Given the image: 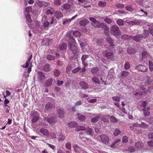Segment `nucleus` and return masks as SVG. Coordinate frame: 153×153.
<instances>
[{"instance_id":"33","label":"nucleus","mask_w":153,"mask_h":153,"mask_svg":"<svg viewBox=\"0 0 153 153\" xmlns=\"http://www.w3.org/2000/svg\"><path fill=\"white\" fill-rule=\"evenodd\" d=\"M53 3L56 6H60L62 4L61 0H54Z\"/></svg>"},{"instance_id":"51","label":"nucleus","mask_w":153,"mask_h":153,"mask_svg":"<svg viewBox=\"0 0 153 153\" xmlns=\"http://www.w3.org/2000/svg\"><path fill=\"white\" fill-rule=\"evenodd\" d=\"M98 71V68H93L91 70L92 73L94 74H95L97 73V72Z\"/></svg>"},{"instance_id":"13","label":"nucleus","mask_w":153,"mask_h":153,"mask_svg":"<svg viewBox=\"0 0 153 153\" xmlns=\"http://www.w3.org/2000/svg\"><path fill=\"white\" fill-rule=\"evenodd\" d=\"M54 16L57 19H59L63 16V15L61 11H57L54 12Z\"/></svg>"},{"instance_id":"3","label":"nucleus","mask_w":153,"mask_h":153,"mask_svg":"<svg viewBox=\"0 0 153 153\" xmlns=\"http://www.w3.org/2000/svg\"><path fill=\"white\" fill-rule=\"evenodd\" d=\"M89 20L95 25L94 27L97 28H103L105 25V24L104 22H100L99 21L97 20L93 17H91L89 18Z\"/></svg>"},{"instance_id":"2","label":"nucleus","mask_w":153,"mask_h":153,"mask_svg":"<svg viewBox=\"0 0 153 153\" xmlns=\"http://www.w3.org/2000/svg\"><path fill=\"white\" fill-rule=\"evenodd\" d=\"M89 20L95 25L94 27L97 28H103L105 25V24L104 22H100L99 21L97 20L93 17H91L89 18Z\"/></svg>"},{"instance_id":"34","label":"nucleus","mask_w":153,"mask_h":153,"mask_svg":"<svg viewBox=\"0 0 153 153\" xmlns=\"http://www.w3.org/2000/svg\"><path fill=\"white\" fill-rule=\"evenodd\" d=\"M61 74L60 71L57 69H55L54 71V75L56 76H59Z\"/></svg>"},{"instance_id":"12","label":"nucleus","mask_w":153,"mask_h":153,"mask_svg":"<svg viewBox=\"0 0 153 153\" xmlns=\"http://www.w3.org/2000/svg\"><path fill=\"white\" fill-rule=\"evenodd\" d=\"M38 79L40 81L44 79H45V76L44 73L41 71L38 72Z\"/></svg>"},{"instance_id":"63","label":"nucleus","mask_w":153,"mask_h":153,"mask_svg":"<svg viewBox=\"0 0 153 153\" xmlns=\"http://www.w3.org/2000/svg\"><path fill=\"white\" fill-rule=\"evenodd\" d=\"M43 25L45 27H48L49 26L50 24L49 23L47 20H45L43 23Z\"/></svg>"},{"instance_id":"5","label":"nucleus","mask_w":153,"mask_h":153,"mask_svg":"<svg viewBox=\"0 0 153 153\" xmlns=\"http://www.w3.org/2000/svg\"><path fill=\"white\" fill-rule=\"evenodd\" d=\"M89 20L95 25L94 27L97 28H103L105 25V24L104 22H100L99 21L97 20L93 17H91L89 18Z\"/></svg>"},{"instance_id":"23","label":"nucleus","mask_w":153,"mask_h":153,"mask_svg":"<svg viewBox=\"0 0 153 153\" xmlns=\"http://www.w3.org/2000/svg\"><path fill=\"white\" fill-rule=\"evenodd\" d=\"M135 146L138 149L142 148L143 147V143L140 142L136 143Z\"/></svg>"},{"instance_id":"25","label":"nucleus","mask_w":153,"mask_h":153,"mask_svg":"<svg viewBox=\"0 0 153 153\" xmlns=\"http://www.w3.org/2000/svg\"><path fill=\"white\" fill-rule=\"evenodd\" d=\"M131 38L133 39L134 40L138 42L140 40L141 37L140 35L136 36H130Z\"/></svg>"},{"instance_id":"37","label":"nucleus","mask_w":153,"mask_h":153,"mask_svg":"<svg viewBox=\"0 0 153 153\" xmlns=\"http://www.w3.org/2000/svg\"><path fill=\"white\" fill-rule=\"evenodd\" d=\"M112 99L114 101L119 102L120 100V97L114 96L112 97Z\"/></svg>"},{"instance_id":"45","label":"nucleus","mask_w":153,"mask_h":153,"mask_svg":"<svg viewBox=\"0 0 153 153\" xmlns=\"http://www.w3.org/2000/svg\"><path fill=\"white\" fill-rule=\"evenodd\" d=\"M121 141L119 139H116L115 141L111 145V147L112 148H114V147L115 145L118 142H120Z\"/></svg>"},{"instance_id":"58","label":"nucleus","mask_w":153,"mask_h":153,"mask_svg":"<svg viewBox=\"0 0 153 153\" xmlns=\"http://www.w3.org/2000/svg\"><path fill=\"white\" fill-rule=\"evenodd\" d=\"M81 69L80 67H77L72 71L73 73H76L79 71Z\"/></svg>"},{"instance_id":"6","label":"nucleus","mask_w":153,"mask_h":153,"mask_svg":"<svg viewBox=\"0 0 153 153\" xmlns=\"http://www.w3.org/2000/svg\"><path fill=\"white\" fill-rule=\"evenodd\" d=\"M111 33L115 36L120 35L121 33L119 28L117 25H113L110 29Z\"/></svg>"},{"instance_id":"19","label":"nucleus","mask_w":153,"mask_h":153,"mask_svg":"<svg viewBox=\"0 0 153 153\" xmlns=\"http://www.w3.org/2000/svg\"><path fill=\"white\" fill-rule=\"evenodd\" d=\"M59 48L60 50H65L67 48V45L65 43H62L60 45Z\"/></svg>"},{"instance_id":"21","label":"nucleus","mask_w":153,"mask_h":153,"mask_svg":"<svg viewBox=\"0 0 153 153\" xmlns=\"http://www.w3.org/2000/svg\"><path fill=\"white\" fill-rule=\"evenodd\" d=\"M68 126L71 128H73L77 126L78 124L75 122H72L68 123Z\"/></svg>"},{"instance_id":"48","label":"nucleus","mask_w":153,"mask_h":153,"mask_svg":"<svg viewBox=\"0 0 153 153\" xmlns=\"http://www.w3.org/2000/svg\"><path fill=\"white\" fill-rule=\"evenodd\" d=\"M116 7L119 8H122L124 7V5L122 4L118 3L115 4Z\"/></svg>"},{"instance_id":"18","label":"nucleus","mask_w":153,"mask_h":153,"mask_svg":"<svg viewBox=\"0 0 153 153\" xmlns=\"http://www.w3.org/2000/svg\"><path fill=\"white\" fill-rule=\"evenodd\" d=\"M61 7L65 10H68L70 8L71 5L68 3L62 5Z\"/></svg>"},{"instance_id":"9","label":"nucleus","mask_w":153,"mask_h":153,"mask_svg":"<svg viewBox=\"0 0 153 153\" xmlns=\"http://www.w3.org/2000/svg\"><path fill=\"white\" fill-rule=\"evenodd\" d=\"M105 56L108 59H110L113 56L114 53L111 51L106 50L104 51L103 53Z\"/></svg>"},{"instance_id":"26","label":"nucleus","mask_w":153,"mask_h":153,"mask_svg":"<svg viewBox=\"0 0 153 153\" xmlns=\"http://www.w3.org/2000/svg\"><path fill=\"white\" fill-rule=\"evenodd\" d=\"M58 117L60 118H62L64 117V111L61 110H59L58 111Z\"/></svg>"},{"instance_id":"59","label":"nucleus","mask_w":153,"mask_h":153,"mask_svg":"<svg viewBox=\"0 0 153 153\" xmlns=\"http://www.w3.org/2000/svg\"><path fill=\"white\" fill-rule=\"evenodd\" d=\"M88 56L86 55H83L82 57V62L85 61V60L88 58Z\"/></svg>"},{"instance_id":"35","label":"nucleus","mask_w":153,"mask_h":153,"mask_svg":"<svg viewBox=\"0 0 153 153\" xmlns=\"http://www.w3.org/2000/svg\"><path fill=\"white\" fill-rule=\"evenodd\" d=\"M65 137L62 134H60L58 140L59 141H62L65 140Z\"/></svg>"},{"instance_id":"11","label":"nucleus","mask_w":153,"mask_h":153,"mask_svg":"<svg viewBox=\"0 0 153 153\" xmlns=\"http://www.w3.org/2000/svg\"><path fill=\"white\" fill-rule=\"evenodd\" d=\"M152 82V81L151 79V77L149 76H146L145 79L144 83L147 86L151 84Z\"/></svg>"},{"instance_id":"52","label":"nucleus","mask_w":153,"mask_h":153,"mask_svg":"<svg viewBox=\"0 0 153 153\" xmlns=\"http://www.w3.org/2000/svg\"><path fill=\"white\" fill-rule=\"evenodd\" d=\"M73 34L74 36L77 37H79L81 35V33L78 31H74L73 33Z\"/></svg>"},{"instance_id":"36","label":"nucleus","mask_w":153,"mask_h":153,"mask_svg":"<svg viewBox=\"0 0 153 153\" xmlns=\"http://www.w3.org/2000/svg\"><path fill=\"white\" fill-rule=\"evenodd\" d=\"M139 127L145 128L148 127V125L144 123L141 122V124H139Z\"/></svg>"},{"instance_id":"30","label":"nucleus","mask_w":153,"mask_h":153,"mask_svg":"<svg viewBox=\"0 0 153 153\" xmlns=\"http://www.w3.org/2000/svg\"><path fill=\"white\" fill-rule=\"evenodd\" d=\"M100 117L99 116H97L94 118H92L91 120V121L92 123H95L97 122L100 119Z\"/></svg>"},{"instance_id":"38","label":"nucleus","mask_w":153,"mask_h":153,"mask_svg":"<svg viewBox=\"0 0 153 153\" xmlns=\"http://www.w3.org/2000/svg\"><path fill=\"white\" fill-rule=\"evenodd\" d=\"M121 133L120 131L118 129H116L114 133V136H117L120 134Z\"/></svg>"},{"instance_id":"57","label":"nucleus","mask_w":153,"mask_h":153,"mask_svg":"<svg viewBox=\"0 0 153 153\" xmlns=\"http://www.w3.org/2000/svg\"><path fill=\"white\" fill-rule=\"evenodd\" d=\"M51 10H53V8H52L51 9V10L47 9L46 10V14H53V12Z\"/></svg>"},{"instance_id":"44","label":"nucleus","mask_w":153,"mask_h":153,"mask_svg":"<svg viewBox=\"0 0 153 153\" xmlns=\"http://www.w3.org/2000/svg\"><path fill=\"white\" fill-rule=\"evenodd\" d=\"M104 21L108 24H111L112 22V20L109 18H106L104 20Z\"/></svg>"},{"instance_id":"47","label":"nucleus","mask_w":153,"mask_h":153,"mask_svg":"<svg viewBox=\"0 0 153 153\" xmlns=\"http://www.w3.org/2000/svg\"><path fill=\"white\" fill-rule=\"evenodd\" d=\"M98 4L99 6L101 7H103L105 6L106 5V3L105 2L100 1L99 2Z\"/></svg>"},{"instance_id":"7","label":"nucleus","mask_w":153,"mask_h":153,"mask_svg":"<svg viewBox=\"0 0 153 153\" xmlns=\"http://www.w3.org/2000/svg\"><path fill=\"white\" fill-rule=\"evenodd\" d=\"M30 115L33 116L31 120L32 122L35 123L39 120V115L36 111H32Z\"/></svg>"},{"instance_id":"16","label":"nucleus","mask_w":153,"mask_h":153,"mask_svg":"<svg viewBox=\"0 0 153 153\" xmlns=\"http://www.w3.org/2000/svg\"><path fill=\"white\" fill-rule=\"evenodd\" d=\"M102 140L105 143L109 142L108 137L105 135H102L101 136Z\"/></svg>"},{"instance_id":"60","label":"nucleus","mask_w":153,"mask_h":153,"mask_svg":"<svg viewBox=\"0 0 153 153\" xmlns=\"http://www.w3.org/2000/svg\"><path fill=\"white\" fill-rule=\"evenodd\" d=\"M135 150V148L133 146H131L128 148V151L130 152H134Z\"/></svg>"},{"instance_id":"41","label":"nucleus","mask_w":153,"mask_h":153,"mask_svg":"<svg viewBox=\"0 0 153 153\" xmlns=\"http://www.w3.org/2000/svg\"><path fill=\"white\" fill-rule=\"evenodd\" d=\"M92 81L95 82L97 83L98 84H100V81L99 79L97 77H94L92 78Z\"/></svg>"},{"instance_id":"40","label":"nucleus","mask_w":153,"mask_h":153,"mask_svg":"<svg viewBox=\"0 0 153 153\" xmlns=\"http://www.w3.org/2000/svg\"><path fill=\"white\" fill-rule=\"evenodd\" d=\"M129 74V72L128 71H124L122 72V76L123 77L127 76Z\"/></svg>"},{"instance_id":"27","label":"nucleus","mask_w":153,"mask_h":153,"mask_svg":"<svg viewBox=\"0 0 153 153\" xmlns=\"http://www.w3.org/2000/svg\"><path fill=\"white\" fill-rule=\"evenodd\" d=\"M45 42V44L47 45H48L51 44L52 40L48 39H45L43 40Z\"/></svg>"},{"instance_id":"29","label":"nucleus","mask_w":153,"mask_h":153,"mask_svg":"<svg viewBox=\"0 0 153 153\" xmlns=\"http://www.w3.org/2000/svg\"><path fill=\"white\" fill-rule=\"evenodd\" d=\"M127 23L130 25H133L136 24H139V22L137 20H135L134 21H131L129 22H127Z\"/></svg>"},{"instance_id":"64","label":"nucleus","mask_w":153,"mask_h":153,"mask_svg":"<svg viewBox=\"0 0 153 153\" xmlns=\"http://www.w3.org/2000/svg\"><path fill=\"white\" fill-rule=\"evenodd\" d=\"M107 40L108 42L110 43H112L113 42V40L110 37H107Z\"/></svg>"},{"instance_id":"61","label":"nucleus","mask_w":153,"mask_h":153,"mask_svg":"<svg viewBox=\"0 0 153 153\" xmlns=\"http://www.w3.org/2000/svg\"><path fill=\"white\" fill-rule=\"evenodd\" d=\"M92 133V130L91 128H88L87 129V133L88 134H91Z\"/></svg>"},{"instance_id":"62","label":"nucleus","mask_w":153,"mask_h":153,"mask_svg":"<svg viewBox=\"0 0 153 153\" xmlns=\"http://www.w3.org/2000/svg\"><path fill=\"white\" fill-rule=\"evenodd\" d=\"M44 3V1H39L38 2V5L39 7H42L43 6Z\"/></svg>"},{"instance_id":"10","label":"nucleus","mask_w":153,"mask_h":153,"mask_svg":"<svg viewBox=\"0 0 153 153\" xmlns=\"http://www.w3.org/2000/svg\"><path fill=\"white\" fill-rule=\"evenodd\" d=\"M135 69L136 70L143 72H146L148 70V68L146 66L142 65L137 66Z\"/></svg>"},{"instance_id":"8","label":"nucleus","mask_w":153,"mask_h":153,"mask_svg":"<svg viewBox=\"0 0 153 153\" xmlns=\"http://www.w3.org/2000/svg\"><path fill=\"white\" fill-rule=\"evenodd\" d=\"M44 120L51 124H54L57 122L56 118L54 116H51L49 118H44Z\"/></svg>"},{"instance_id":"1","label":"nucleus","mask_w":153,"mask_h":153,"mask_svg":"<svg viewBox=\"0 0 153 153\" xmlns=\"http://www.w3.org/2000/svg\"><path fill=\"white\" fill-rule=\"evenodd\" d=\"M67 39L68 40L70 50L73 54H76L78 51V49L76 45L74 39L70 35L67 36Z\"/></svg>"},{"instance_id":"31","label":"nucleus","mask_w":153,"mask_h":153,"mask_svg":"<svg viewBox=\"0 0 153 153\" xmlns=\"http://www.w3.org/2000/svg\"><path fill=\"white\" fill-rule=\"evenodd\" d=\"M63 24V25L68 24L71 21L70 19H64L62 20Z\"/></svg>"},{"instance_id":"49","label":"nucleus","mask_w":153,"mask_h":153,"mask_svg":"<svg viewBox=\"0 0 153 153\" xmlns=\"http://www.w3.org/2000/svg\"><path fill=\"white\" fill-rule=\"evenodd\" d=\"M149 34V32L147 30H146L144 31V32L143 33V35L142 37L143 38H145L148 36Z\"/></svg>"},{"instance_id":"50","label":"nucleus","mask_w":153,"mask_h":153,"mask_svg":"<svg viewBox=\"0 0 153 153\" xmlns=\"http://www.w3.org/2000/svg\"><path fill=\"white\" fill-rule=\"evenodd\" d=\"M117 23L119 25H123L124 22L123 20L120 19L117 21Z\"/></svg>"},{"instance_id":"32","label":"nucleus","mask_w":153,"mask_h":153,"mask_svg":"<svg viewBox=\"0 0 153 153\" xmlns=\"http://www.w3.org/2000/svg\"><path fill=\"white\" fill-rule=\"evenodd\" d=\"M77 114L78 116V118L80 120L83 121L85 119V117L84 116L82 115H80L79 114Z\"/></svg>"},{"instance_id":"14","label":"nucleus","mask_w":153,"mask_h":153,"mask_svg":"<svg viewBox=\"0 0 153 153\" xmlns=\"http://www.w3.org/2000/svg\"><path fill=\"white\" fill-rule=\"evenodd\" d=\"M39 132L43 135L45 136H48L49 133L48 129H47L42 128L39 130Z\"/></svg>"},{"instance_id":"22","label":"nucleus","mask_w":153,"mask_h":153,"mask_svg":"<svg viewBox=\"0 0 153 153\" xmlns=\"http://www.w3.org/2000/svg\"><path fill=\"white\" fill-rule=\"evenodd\" d=\"M43 70L46 71H49L51 70L50 65L48 64H45L43 67Z\"/></svg>"},{"instance_id":"43","label":"nucleus","mask_w":153,"mask_h":153,"mask_svg":"<svg viewBox=\"0 0 153 153\" xmlns=\"http://www.w3.org/2000/svg\"><path fill=\"white\" fill-rule=\"evenodd\" d=\"M149 65L150 70L151 71H153V64L152 62L151 61H149Z\"/></svg>"},{"instance_id":"39","label":"nucleus","mask_w":153,"mask_h":153,"mask_svg":"<svg viewBox=\"0 0 153 153\" xmlns=\"http://www.w3.org/2000/svg\"><path fill=\"white\" fill-rule=\"evenodd\" d=\"M52 107V105L50 103H48L46 105L45 108L47 110L51 109Z\"/></svg>"},{"instance_id":"42","label":"nucleus","mask_w":153,"mask_h":153,"mask_svg":"<svg viewBox=\"0 0 153 153\" xmlns=\"http://www.w3.org/2000/svg\"><path fill=\"white\" fill-rule=\"evenodd\" d=\"M65 147L66 149L69 150H71V144L70 142H67L65 144Z\"/></svg>"},{"instance_id":"54","label":"nucleus","mask_w":153,"mask_h":153,"mask_svg":"<svg viewBox=\"0 0 153 153\" xmlns=\"http://www.w3.org/2000/svg\"><path fill=\"white\" fill-rule=\"evenodd\" d=\"M124 68L126 70H128L130 68V64L128 62H127L126 63Z\"/></svg>"},{"instance_id":"28","label":"nucleus","mask_w":153,"mask_h":153,"mask_svg":"<svg viewBox=\"0 0 153 153\" xmlns=\"http://www.w3.org/2000/svg\"><path fill=\"white\" fill-rule=\"evenodd\" d=\"M126 10L129 11H132L134 10V8L131 5H128L126 7Z\"/></svg>"},{"instance_id":"15","label":"nucleus","mask_w":153,"mask_h":153,"mask_svg":"<svg viewBox=\"0 0 153 153\" xmlns=\"http://www.w3.org/2000/svg\"><path fill=\"white\" fill-rule=\"evenodd\" d=\"M79 84L81 88L84 89H87L88 88V85L84 81H81Z\"/></svg>"},{"instance_id":"46","label":"nucleus","mask_w":153,"mask_h":153,"mask_svg":"<svg viewBox=\"0 0 153 153\" xmlns=\"http://www.w3.org/2000/svg\"><path fill=\"white\" fill-rule=\"evenodd\" d=\"M47 59L50 60H54L55 59L54 56H52L51 55H48L47 56Z\"/></svg>"},{"instance_id":"53","label":"nucleus","mask_w":153,"mask_h":153,"mask_svg":"<svg viewBox=\"0 0 153 153\" xmlns=\"http://www.w3.org/2000/svg\"><path fill=\"white\" fill-rule=\"evenodd\" d=\"M110 120L113 123H115L118 121V120L114 116H111L110 117Z\"/></svg>"},{"instance_id":"56","label":"nucleus","mask_w":153,"mask_h":153,"mask_svg":"<svg viewBox=\"0 0 153 153\" xmlns=\"http://www.w3.org/2000/svg\"><path fill=\"white\" fill-rule=\"evenodd\" d=\"M142 56L143 58H145L149 56V54L147 52L144 51L143 53Z\"/></svg>"},{"instance_id":"24","label":"nucleus","mask_w":153,"mask_h":153,"mask_svg":"<svg viewBox=\"0 0 153 153\" xmlns=\"http://www.w3.org/2000/svg\"><path fill=\"white\" fill-rule=\"evenodd\" d=\"M88 20L83 19L80 21L79 24L81 25L85 26L88 23Z\"/></svg>"},{"instance_id":"55","label":"nucleus","mask_w":153,"mask_h":153,"mask_svg":"<svg viewBox=\"0 0 153 153\" xmlns=\"http://www.w3.org/2000/svg\"><path fill=\"white\" fill-rule=\"evenodd\" d=\"M138 126H139V124L138 123H133L132 126H130V128L131 130H134V128Z\"/></svg>"},{"instance_id":"20","label":"nucleus","mask_w":153,"mask_h":153,"mask_svg":"<svg viewBox=\"0 0 153 153\" xmlns=\"http://www.w3.org/2000/svg\"><path fill=\"white\" fill-rule=\"evenodd\" d=\"M149 108H143L142 109V111H143V113L144 115L146 116H148L150 114V112L149 111Z\"/></svg>"},{"instance_id":"17","label":"nucleus","mask_w":153,"mask_h":153,"mask_svg":"<svg viewBox=\"0 0 153 153\" xmlns=\"http://www.w3.org/2000/svg\"><path fill=\"white\" fill-rule=\"evenodd\" d=\"M53 79L52 78H50L48 79L46 81L45 84L46 85L47 87H49L51 85Z\"/></svg>"},{"instance_id":"4","label":"nucleus","mask_w":153,"mask_h":153,"mask_svg":"<svg viewBox=\"0 0 153 153\" xmlns=\"http://www.w3.org/2000/svg\"><path fill=\"white\" fill-rule=\"evenodd\" d=\"M89 20L95 25L94 27L97 28H103L105 25V24L104 22H100L99 21L97 20L93 17H91L89 18Z\"/></svg>"}]
</instances>
